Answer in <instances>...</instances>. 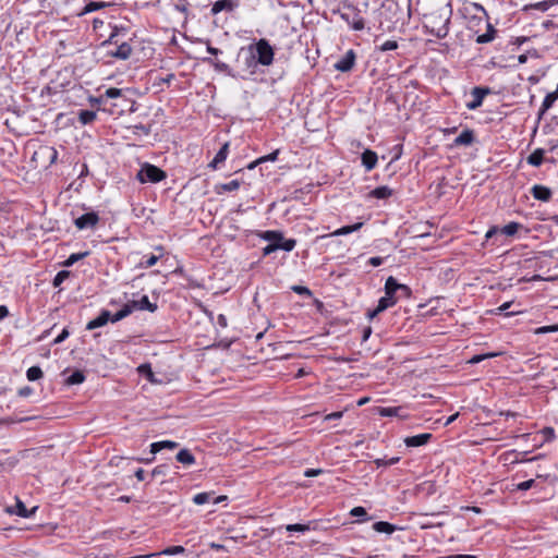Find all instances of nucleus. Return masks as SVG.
<instances>
[{
    "mask_svg": "<svg viewBox=\"0 0 558 558\" xmlns=\"http://www.w3.org/2000/svg\"><path fill=\"white\" fill-rule=\"evenodd\" d=\"M102 110L112 116H122L125 112H134L136 110V102L128 98L122 89L108 88L105 94L96 99Z\"/></svg>",
    "mask_w": 558,
    "mask_h": 558,
    "instance_id": "obj_1",
    "label": "nucleus"
},
{
    "mask_svg": "<svg viewBox=\"0 0 558 558\" xmlns=\"http://www.w3.org/2000/svg\"><path fill=\"white\" fill-rule=\"evenodd\" d=\"M452 16V7L450 0L439 10L425 15V27L430 34L439 39L447 37Z\"/></svg>",
    "mask_w": 558,
    "mask_h": 558,
    "instance_id": "obj_2",
    "label": "nucleus"
},
{
    "mask_svg": "<svg viewBox=\"0 0 558 558\" xmlns=\"http://www.w3.org/2000/svg\"><path fill=\"white\" fill-rule=\"evenodd\" d=\"M248 47L253 50L258 65L269 66L272 64L275 51L267 39L262 38Z\"/></svg>",
    "mask_w": 558,
    "mask_h": 558,
    "instance_id": "obj_3",
    "label": "nucleus"
},
{
    "mask_svg": "<svg viewBox=\"0 0 558 558\" xmlns=\"http://www.w3.org/2000/svg\"><path fill=\"white\" fill-rule=\"evenodd\" d=\"M348 12H340L341 20L344 21L348 26L355 32L364 31L366 27V22L361 15L362 9L355 5H348Z\"/></svg>",
    "mask_w": 558,
    "mask_h": 558,
    "instance_id": "obj_4",
    "label": "nucleus"
},
{
    "mask_svg": "<svg viewBox=\"0 0 558 558\" xmlns=\"http://www.w3.org/2000/svg\"><path fill=\"white\" fill-rule=\"evenodd\" d=\"M136 177L142 183H157L166 178V173L160 168L146 163L141 168Z\"/></svg>",
    "mask_w": 558,
    "mask_h": 558,
    "instance_id": "obj_5",
    "label": "nucleus"
},
{
    "mask_svg": "<svg viewBox=\"0 0 558 558\" xmlns=\"http://www.w3.org/2000/svg\"><path fill=\"white\" fill-rule=\"evenodd\" d=\"M392 284L393 277L390 276L385 282V295L378 300L379 311H386L398 302L399 296L397 295L396 288H393Z\"/></svg>",
    "mask_w": 558,
    "mask_h": 558,
    "instance_id": "obj_6",
    "label": "nucleus"
},
{
    "mask_svg": "<svg viewBox=\"0 0 558 558\" xmlns=\"http://www.w3.org/2000/svg\"><path fill=\"white\" fill-rule=\"evenodd\" d=\"M203 61L211 66H214V69L217 71V72H222L225 73L226 75L228 76H231L233 78H242V80H245L247 76L244 75V74H241L240 72H235L233 69H231L229 66V64L220 61V60H217V59H213V58H203Z\"/></svg>",
    "mask_w": 558,
    "mask_h": 558,
    "instance_id": "obj_7",
    "label": "nucleus"
},
{
    "mask_svg": "<svg viewBox=\"0 0 558 558\" xmlns=\"http://www.w3.org/2000/svg\"><path fill=\"white\" fill-rule=\"evenodd\" d=\"M356 61V53L353 49H349L341 58L337 60V62L333 64V68L342 73L350 72Z\"/></svg>",
    "mask_w": 558,
    "mask_h": 558,
    "instance_id": "obj_8",
    "label": "nucleus"
},
{
    "mask_svg": "<svg viewBox=\"0 0 558 558\" xmlns=\"http://www.w3.org/2000/svg\"><path fill=\"white\" fill-rule=\"evenodd\" d=\"M492 89L486 86H476L472 88L471 96L473 99L466 104V108L469 110H476L482 106L485 96L489 95Z\"/></svg>",
    "mask_w": 558,
    "mask_h": 558,
    "instance_id": "obj_9",
    "label": "nucleus"
},
{
    "mask_svg": "<svg viewBox=\"0 0 558 558\" xmlns=\"http://www.w3.org/2000/svg\"><path fill=\"white\" fill-rule=\"evenodd\" d=\"M242 56H244V61H243L244 70L243 71L248 75L255 74L258 63L253 53V50H251L250 47L241 48L238 53V59H240Z\"/></svg>",
    "mask_w": 558,
    "mask_h": 558,
    "instance_id": "obj_10",
    "label": "nucleus"
},
{
    "mask_svg": "<svg viewBox=\"0 0 558 558\" xmlns=\"http://www.w3.org/2000/svg\"><path fill=\"white\" fill-rule=\"evenodd\" d=\"M99 221V216L94 213H86L74 220V225L77 229H93Z\"/></svg>",
    "mask_w": 558,
    "mask_h": 558,
    "instance_id": "obj_11",
    "label": "nucleus"
},
{
    "mask_svg": "<svg viewBox=\"0 0 558 558\" xmlns=\"http://www.w3.org/2000/svg\"><path fill=\"white\" fill-rule=\"evenodd\" d=\"M36 510H37V507H34L31 510H28L25 507L24 502L22 500H20L19 498H16L15 506H11V507L7 508L8 513L16 514L21 518H31L35 514Z\"/></svg>",
    "mask_w": 558,
    "mask_h": 558,
    "instance_id": "obj_12",
    "label": "nucleus"
},
{
    "mask_svg": "<svg viewBox=\"0 0 558 558\" xmlns=\"http://www.w3.org/2000/svg\"><path fill=\"white\" fill-rule=\"evenodd\" d=\"M111 313L107 310H102L100 312V314L92 319L87 325H86V329L87 330H93V329H96V328H99V327H102L105 326L108 322H111Z\"/></svg>",
    "mask_w": 558,
    "mask_h": 558,
    "instance_id": "obj_13",
    "label": "nucleus"
},
{
    "mask_svg": "<svg viewBox=\"0 0 558 558\" xmlns=\"http://www.w3.org/2000/svg\"><path fill=\"white\" fill-rule=\"evenodd\" d=\"M531 194L533 195V197L535 199L542 201V202H549L551 198V195H553L549 187H547L545 185H539V184H535L531 189Z\"/></svg>",
    "mask_w": 558,
    "mask_h": 558,
    "instance_id": "obj_14",
    "label": "nucleus"
},
{
    "mask_svg": "<svg viewBox=\"0 0 558 558\" xmlns=\"http://www.w3.org/2000/svg\"><path fill=\"white\" fill-rule=\"evenodd\" d=\"M433 435L429 433L418 434L415 436H410L404 439V444L407 447H420L426 445Z\"/></svg>",
    "mask_w": 558,
    "mask_h": 558,
    "instance_id": "obj_15",
    "label": "nucleus"
},
{
    "mask_svg": "<svg viewBox=\"0 0 558 558\" xmlns=\"http://www.w3.org/2000/svg\"><path fill=\"white\" fill-rule=\"evenodd\" d=\"M362 165L365 167L366 171L373 170L377 165V154L371 149H365L361 156Z\"/></svg>",
    "mask_w": 558,
    "mask_h": 558,
    "instance_id": "obj_16",
    "label": "nucleus"
},
{
    "mask_svg": "<svg viewBox=\"0 0 558 558\" xmlns=\"http://www.w3.org/2000/svg\"><path fill=\"white\" fill-rule=\"evenodd\" d=\"M474 141V132L470 129H465L454 138L453 144L456 146H470Z\"/></svg>",
    "mask_w": 558,
    "mask_h": 558,
    "instance_id": "obj_17",
    "label": "nucleus"
},
{
    "mask_svg": "<svg viewBox=\"0 0 558 558\" xmlns=\"http://www.w3.org/2000/svg\"><path fill=\"white\" fill-rule=\"evenodd\" d=\"M130 304L133 306V311L134 310H142V311L145 310L150 313H154L157 311V304L151 303L147 295H143L141 300L132 301Z\"/></svg>",
    "mask_w": 558,
    "mask_h": 558,
    "instance_id": "obj_18",
    "label": "nucleus"
},
{
    "mask_svg": "<svg viewBox=\"0 0 558 558\" xmlns=\"http://www.w3.org/2000/svg\"><path fill=\"white\" fill-rule=\"evenodd\" d=\"M229 154V143H225L218 150L211 162L208 165L211 169H218L225 162Z\"/></svg>",
    "mask_w": 558,
    "mask_h": 558,
    "instance_id": "obj_19",
    "label": "nucleus"
},
{
    "mask_svg": "<svg viewBox=\"0 0 558 558\" xmlns=\"http://www.w3.org/2000/svg\"><path fill=\"white\" fill-rule=\"evenodd\" d=\"M238 4L233 0H218L211 7V13L218 14L221 11L231 12Z\"/></svg>",
    "mask_w": 558,
    "mask_h": 558,
    "instance_id": "obj_20",
    "label": "nucleus"
},
{
    "mask_svg": "<svg viewBox=\"0 0 558 558\" xmlns=\"http://www.w3.org/2000/svg\"><path fill=\"white\" fill-rule=\"evenodd\" d=\"M110 3L109 2H104V1H90L88 2L80 13H77L78 16H83V15H86L88 13H92L94 11H97V10H100V9H104V8H107L109 7Z\"/></svg>",
    "mask_w": 558,
    "mask_h": 558,
    "instance_id": "obj_21",
    "label": "nucleus"
},
{
    "mask_svg": "<svg viewBox=\"0 0 558 558\" xmlns=\"http://www.w3.org/2000/svg\"><path fill=\"white\" fill-rule=\"evenodd\" d=\"M155 250L158 252V254L157 255L151 254V255L147 256L145 260L140 263V267L150 268L159 260L160 257L163 256L165 250L162 246H157Z\"/></svg>",
    "mask_w": 558,
    "mask_h": 558,
    "instance_id": "obj_22",
    "label": "nucleus"
},
{
    "mask_svg": "<svg viewBox=\"0 0 558 558\" xmlns=\"http://www.w3.org/2000/svg\"><path fill=\"white\" fill-rule=\"evenodd\" d=\"M373 530L378 533L392 534L399 527L386 521H378L373 524Z\"/></svg>",
    "mask_w": 558,
    "mask_h": 558,
    "instance_id": "obj_23",
    "label": "nucleus"
},
{
    "mask_svg": "<svg viewBox=\"0 0 558 558\" xmlns=\"http://www.w3.org/2000/svg\"><path fill=\"white\" fill-rule=\"evenodd\" d=\"M37 154H39L43 157H46L49 160V165L54 163L58 159V151L54 147L51 146L40 147Z\"/></svg>",
    "mask_w": 558,
    "mask_h": 558,
    "instance_id": "obj_24",
    "label": "nucleus"
},
{
    "mask_svg": "<svg viewBox=\"0 0 558 558\" xmlns=\"http://www.w3.org/2000/svg\"><path fill=\"white\" fill-rule=\"evenodd\" d=\"M177 460L184 465H192L195 463V457L189 449H181L177 453Z\"/></svg>",
    "mask_w": 558,
    "mask_h": 558,
    "instance_id": "obj_25",
    "label": "nucleus"
},
{
    "mask_svg": "<svg viewBox=\"0 0 558 558\" xmlns=\"http://www.w3.org/2000/svg\"><path fill=\"white\" fill-rule=\"evenodd\" d=\"M362 226H363V222H356L351 226H344V227H341V228L337 229L336 231H333L330 235L331 236L347 235L354 231L360 230L362 228Z\"/></svg>",
    "mask_w": 558,
    "mask_h": 558,
    "instance_id": "obj_26",
    "label": "nucleus"
},
{
    "mask_svg": "<svg viewBox=\"0 0 558 558\" xmlns=\"http://www.w3.org/2000/svg\"><path fill=\"white\" fill-rule=\"evenodd\" d=\"M132 53V48L128 43H122L116 50V52L112 53L113 57L126 60L130 58Z\"/></svg>",
    "mask_w": 558,
    "mask_h": 558,
    "instance_id": "obj_27",
    "label": "nucleus"
},
{
    "mask_svg": "<svg viewBox=\"0 0 558 558\" xmlns=\"http://www.w3.org/2000/svg\"><path fill=\"white\" fill-rule=\"evenodd\" d=\"M393 288H396L397 295L399 299H408L411 296L412 291L407 284L399 283L396 278H393Z\"/></svg>",
    "mask_w": 558,
    "mask_h": 558,
    "instance_id": "obj_28",
    "label": "nucleus"
},
{
    "mask_svg": "<svg viewBox=\"0 0 558 558\" xmlns=\"http://www.w3.org/2000/svg\"><path fill=\"white\" fill-rule=\"evenodd\" d=\"M544 149H536L534 150L529 157H527V162L531 165V166H534V167H539L542 163H543V160H544Z\"/></svg>",
    "mask_w": 558,
    "mask_h": 558,
    "instance_id": "obj_29",
    "label": "nucleus"
},
{
    "mask_svg": "<svg viewBox=\"0 0 558 558\" xmlns=\"http://www.w3.org/2000/svg\"><path fill=\"white\" fill-rule=\"evenodd\" d=\"M557 97L553 93H549L545 96L543 104L539 108L538 117L542 118V116L553 107L554 102L556 101Z\"/></svg>",
    "mask_w": 558,
    "mask_h": 558,
    "instance_id": "obj_30",
    "label": "nucleus"
},
{
    "mask_svg": "<svg viewBox=\"0 0 558 558\" xmlns=\"http://www.w3.org/2000/svg\"><path fill=\"white\" fill-rule=\"evenodd\" d=\"M132 312H133V306L130 303H128L114 315H111L110 319L112 323H117V322L128 317Z\"/></svg>",
    "mask_w": 558,
    "mask_h": 558,
    "instance_id": "obj_31",
    "label": "nucleus"
},
{
    "mask_svg": "<svg viewBox=\"0 0 558 558\" xmlns=\"http://www.w3.org/2000/svg\"><path fill=\"white\" fill-rule=\"evenodd\" d=\"M391 194L392 190L389 189L388 186H378L371 192V196L378 199H385L391 196Z\"/></svg>",
    "mask_w": 558,
    "mask_h": 558,
    "instance_id": "obj_32",
    "label": "nucleus"
},
{
    "mask_svg": "<svg viewBox=\"0 0 558 558\" xmlns=\"http://www.w3.org/2000/svg\"><path fill=\"white\" fill-rule=\"evenodd\" d=\"M262 238L270 243H279L283 240V234L280 231L268 230L263 233Z\"/></svg>",
    "mask_w": 558,
    "mask_h": 558,
    "instance_id": "obj_33",
    "label": "nucleus"
},
{
    "mask_svg": "<svg viewBox=\"0 0 558 558\" xmlns=\"http://www.w3.org/2000/svg\"><path fill=\"white\" fill-rule=\"evenodd\" d=\"M495 28L493 27L492 24H488L487 25V31L486 33L480 35L477 38H476V43L477 44H487V43H490L494 37H495Z\"/></svg>",
    "mask_w": 558,
    "mask_h": 558,
    "instance_id": "obj_34",
    "label": "nucleus"
},
{
    "mask_svg": "<svg viewBox=\"0 0 558 558\" xmlns=\"http://www.w3.org/2000/svg\"><path fill=\"white\" fill-rule=\"evenodd\" d=\"M96 112L92 110H81L78 112V121L83 124H89L96 119Z\"/></svg>",
    "mask_w": 558,
    "mask_h": 558,
    "instance_id": "obj_35",
    "label": "nucleus"
},
{
    "mask_svg": "<svg viewBox=\"0 0 558 558\" xmlns=\"http://www.w3.org/2000/svg\"><path fill=\"white\" fill-rule=\"evenodd\" d=\"M88 255H89V252H87V251L86 252H80V253H73L63 262V266L71 267L76 262L85 258Z\"/></svg>",
    "mask_w": 558,
    "mask_h": 558,
    "instance_id": "obj_36",
    "label": "nucleus"
},
{
    "mask_svg": "<svg viewBox=\"0 0 558 558\" xmlns=\"http://www.w3.org/2000/svg\"><path fill=\"white\" fill-rule=\"evenodd\" d=\"M520 228H522L521 223L512 221V222H509L508 225H506L505 227H502L500 229V233H504L508 236H512L518 232V230Z\"/></svg>",
    "mask_w": 558,
    "mask_h": 558,
    "instance_id": "obj_37",
    "label": "nucleus"
},
{
    "mask_svg": "<svg viewBox=\"0 0 558 558\" xmlns=\"http://www.w3.org/2000/svg\"><path fill=\"white\" fill-rule=\"evenodd\" d=\"M43 371L39 366H32L26 372V377L28 380L34 381L43 377Z\"/></svg>",
    "mask_w": 558,
    "mask_h": 558,
    "instance_id": "obj_38",
    "label": "nucleus"
},
{
    "mask_svg": "<svg viewBox=\"0 0 558 558\" xmlns=\"http://www.w3.org/2000/svg\"><path fill=\"white\" fill-rule=\"evenodd\" d=\"M85 380V375L81 371L73 372L66 379L69 385H78Z\"/></svg>",
    "mask_w": 558,
    "mask_h": 558,
    "instance_id": "obj_39",
    "label": "nucleus"
},
{
    "mask_svg": "<svg viewBox=\"0 0 558 558\" xmlns=\"http://www.w3.org/2000/svg\"><path fill=\"white\" fill-rule=\"evenodd\" d=\"M278 155H279V150H275V151L270 153L269 155H266V156H263V157L258 158L255 162L251 163L248 166V168L253 169L255 167V165L262 163V162H265V161H275V160H277Z\"/></svg>",
    "mask_w": 558,
    "mask_h": 558,
    "instance_id": "obj_40",
    "label": "nucleus"
},
{
    "mask_svg": "<svg viewBox=\"0 0 558 558\" xmlns=\"http://www.w3.org/2000/svg\"><path fill=\"white\" fill-rule=\"evenodd\" d=\"M279 245V250L291 252L296 245V241L294 239H284L277 243Z\"/></svg>",
    "mask_w": 558,
    "mask_h": 558,
    "instance_id": "obj_41",
    "label": "nucleus"
},
{
    "mask_svg": "<svg viewBox=\"0 0 558 558\" xmlns=\"http://www.w3.org/2000/svg\"><path fill=\"white\" fill-rule=\"evenodd\" d=\"M211 496H213V493H199L193 497V501H194V504L199 505V506L205 505L210 500Z\"/></svg>",
    "mask_w": 558,
    "mask_h": 558,
    "instance_id": "obj_42",
    "label": "nucleus"
},
{
    "mask_svg": "<svg viewBox=\"0 0 558 558\" xmlns=\"http://www.w3.org/2000/svg\"><path fill=\"white\" fill-rule=\"evenodd\" d=\"M399 45L397 40H387L377 47L378 51L386 52L398 49Z\"/></svg>",
    "mask_w": 558,
    "mask_h": 558,
    "instance_id": "obj_43",
    "label": "nucleus"
},
{
    "mask_svg": "<svg viewBox=\"0 0 558 558\" xmlns=\"http://www.w3.org/2000/svg\"><path fill=\"white\" fill-rule=\"evenodd\" d=\"M286 529L288 532H306L311 530V526L310 524L295 523L287 525Z\"/></svg>",
    "mask_w": 558,
    "mask_h": 558,
    "instance_id": "obj_44",
    "label": "nucleus"
},
{
    "mask_svg": "<svg viewBox=\"0 0 558 558\" xmlns=\"http://www.w3.org/2000/svg\"><path fill=\"white\" fill-rule=\"evenodd\" d=\"M241 185V182L239 180H232L228 183H223L220 185V189L225 192H232L236 191Z\"/></svg>",
    "mask_w": 558,
    "mask_h": 558,
    "instance_id": "obj_45",
    "label": "nucleus"
},
{
    "mask_svg": "<svg viewBox=\"0 0 558 558\" xmlns=\"http://www.w3.org/2000/svg\"><path fill=\"white\" fill-rule=\"evenodd\" d=\"M69 275H70V272L66 270L59 271L53 278V281H52L53 287H56V288L59 287L69 277Z\"/></svg>",
    "mask_w": 558,
    "mask_h": 558,
    "instance_id": "obj_46",
    "label": "nucleus"
},
{
    "mask_svg": "<svg viewBox=\"0 0 558 558\" xmlns=\"http://www.w3.org/2000/svg\"><path fill=\"white\" fill-rule=\"evenodd\" d=\"M557 331H558V324L550 325V326L538 327V328H536L534 330V333L535 335H543V333L557 332Z\"/></svg>",
    "mask_w": 558,
    "mask_h": 558,
    "instance_id": "obj_47",
    "label": "nucleus"
},
{
    "mask_svg": "<svg viewBox=\"0 0 558 558\" xmlns=\"http://www.w3.org/2000/svg\"><path fill=\"white\" fill-rule=\"evenodd\" d=\"M400 460L399 457H392L388 460H385V459H376L375 460V463L377 466H389V465H393L396 463H398Z\"/></svg>",
    "mask_w": 558,
    "mask_h": 558,
    "instance_id": "obj_48",
    "label": "nucleus"
},
{
    "mask_svg": "<svg viewBox=\"0 0 558 558\" xmlns=\"http://www.w3.org/2000/svg\"><path fill=\"white\" fill-rule=\"evenodd\" d=\"M167 471H168V465L167 464L157 465L151 471V477L165 476V475H167Z\"/></svg>",
    "mask_w": 558,
    "mask_h": 558,
    "instance_id": "obj_49",
    "label": "nucleus"
},
{
    "mask_svg": "<svg viewBox=\"0 0 558 558\" xmlns=\"http://www.w3.org/2000/svg\"><path fill=\"white\" fill-rule=\"evenodd\" d=\"M399 410H400V408H395V407L381 408L379 411V414L381 416H395V415H398Z\"/></svg>",
    "mask_w": 558,
    "mask_h": 558,
    "instance_id": "obj_50",
    "label": "nucleus"
},
{
    "mask_svg": "<svg viewBox=\"0 0 558 558\" xmlns=\"http://www.w3.org/2000/svg\"><path fill=\"white\" fill-rule=\"evenodd\" d=\"M497 355H498L497 353L477 354V355H474L469 362L471 364H477V363L484 361L485 359L494 357Z\"/></svg>",
    "mask_w": 558,
    "mask_h": 558,
    "instance_id": "obj_51",
    "label": "nucleus"
},
{
    "mask_svg": "<svg viewBox=\"0 0 558 558\" xmlns=\"http://www.w3.org/2000/svg\"><path fill=\"white\" fill-rule=\"evenodd\" d=\"M534 484H535V480L531 478V480H527V481L517 484L515 489L524 492V490L532 488L534 486Z\"/></svg>",
    "mask_w": 558,
    "mask_h": 558,
    "instance_id": "obj_52",
    "label": "nucleus"
},
{
    "mask_svg": "<svg viewBox=\"0 0 558 558\" xmlns=\"http://www.w3.org/2000/svg\"><path fill=\"white\" fill-rule=\"evenodd\" d=\"M551 4H553L551 1H539L535 4H533V8L538 11L545 12L551 7Z\"/></svg>",
    "mask_w": 558,
    "mask_h": 558,
    "instance_id": "obj_53",
    "label": "nucleus"
},
{
    "mask_svg": "<svg viewBox=\"0 0 558 558\" xmlns=\"http://www.w3.org/2000/svg\"><path fill=\"white\" fill-rule=\"evenodd\" d=\"M279 250V245L277 243H269L267 246L263 248V255L267 256Z\"/></svg>",
    "mask_w": 558,
    "mask_h": 558,
    "instance_id": "obj_54",
    "label": "nucleus"
},
{
    "mask_svg": "<svg viewBox=\"0 0 558 558\" xmlns=\"http://www.w3.org/2000/svg\"><path fill=\"white\" fill-rule=\"evenodd\" d=\"M159 444L162 449H170V450L175 449L179 446L178 442L172 441V440H162V441H159Z\"/></svg>",
    "mask_w": 558,
    "mask_h": 558,
    "instance_id": "obj_55",
    "label": "nucleus"
},
{
    "mask_svg": "<svg viewBox=\"0 0 558 558\" xmlns=\"http://www.w3.org/2000/svg\"><path fill=\"white\" fill-rule=\"evenodd\" d=\"M350 514L352 517H365V515H367V512H366L365 508H363V507H354L351 510Z\"/></svg>",
    "mask_w": 558,
    "mask_h": 558,
    "instance_id": "obj_56",
    "label": "nucleus"
},
{
    "mask_svg": "<svg viewBox=\"0 0 558 558\" xmlns=\"http://www.w3.org/2000/svg\"><path fill=\"white\" fill-rule=\"evenodd\" d=\"M543 435L545 436V440L546 441H549L551 439H554L555 437V432L551 427H545L543 430H542Z\"/></svg>",
    "mask_w": 558,
    "mask_h": 558,
    "instance_id": "obj_57",
    "label": "nucleus"
},
{
    "mask_svg": "<svg viewBox=\"0 0 558 558\" xmlns=\"http://www.w3.org/2000/svg\"><path fill=\"white\" fill-rule=\"evenodd\" d=\"M17 393L20 397L23 398L29 397L33 393V388H31L29 386L22 387L21 389H19Z\"/></svg>",
    "mask_w": 558,
    "mask_h": 558,
    "instance_id": "obj_58",
    "label": "nucleus"
},
{
    "mask_svg": "<svg viewBox=\"0 0 558 558\" xmlns=\"http://www.w3.org/2000/svg\"><path fill=\"white\" fill-rule=\"evenodd\" d=\"M500 233V228L494 226L485 234L486 241L490 240L494 235Z\"/></svg>",
    "mask_w": 558,
    "mask_h": 558,
    "instance_id": "obj_59",
    "label": "nucleus"
},
{
    "mask_svg": "<svg viewBox=\"0 0 558 558\" xmlns=\"http://www.w3.org/2000/svg\"><path fill=\"white\" fill-rule=\"evenodd\" d=\"M292 290L299 294L311 295L310 289L303 286H294Z\"/></svg>",
    "mask_w": 558,
    "mask_h": 558,
    "instance_id": "obj_60",
    "label": "nucleus"
},
{
    "mask_svg": "<svg viewBox=\"0 0 558 558\" xmlns=\"http://www.w3.org/2000/svg\"><path fill=\"white\" fill-rule=\"evenodd\" d=\"M383 262H384V258L379 257V256H374L368 259V264L372 265L373 267L380 266L383 264Z\"/></svg>",
    "mask_w": 558,
    "mask_h": 558,
    "instance_id": "obj_61",
    "label": "nucleus"
},
{
    "mask_svg": "<svg viewBox=\"0 0 558 558\" xmlns=\"http://www.w3.org/2000/svg\"><path fill=\"white\" fill-rule=\"evenodd\" d=\"M69 330L64 328L61 333L54 339V343H61L69 337Z\"/></svg>",
    "mask_w": 558,
    "mask_h": 558,
    "instance_id": "obj_62",
    "label": "nucleus"
},
{
    "mask_svg": "<svg viewBox=\"0 0 558 558\" xmlns=\"http://www.w3.org/2000/svg\"><path fill=\"white\" fill-rule=\"evenodd\" d=\"M323 471L320 469H307L305 472H304V475L306 477H313V476H317L322 473Z\"/></svg>",
    "mask_w": 558,
    "mask_h": 558,
    "instance_id": "obj_63",
    "label": "nucleus"
},
{
    "mask_svg": "<svg viewBox=\"0 0 558 558\" xmlns=\"http://www.w3.org/2000/svg\"><path fill=\"white\" fill-rule=\"evenodd\" d=\"M161 450H162V448L160 447L159 441H157V442H153V444L150 445V453H151V456H154V457H155V454H156V453H158V452H159V451H161Z\"/></svg>",
    "mask_w": 558,
    "mask_h": 558,
    "instance_id": "obj_64",
    "label": "nucleus"
}]
</instances>
